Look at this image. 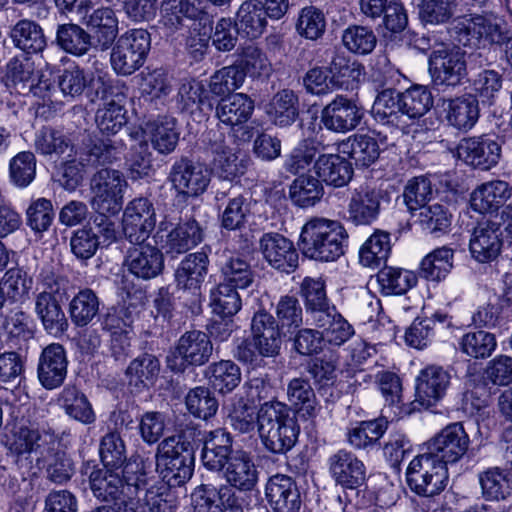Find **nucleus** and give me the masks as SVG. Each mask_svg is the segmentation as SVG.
Instances as JSON below:
<instances>
[{"mask_svg":"<svg viewBox=\"0 0 512 512\" xmlns=\"http://www.w3.org/2000/svg\"><path fill=\"white\" fill-rule=\"evenodd\" d=\"M457 157L467 165L489 170L501 157L500 144L488 136L466 137L456 147Z\"/></svg>","mask_w":512,"mask_h":512,"instance_id":"obj_15","label":"nucleus"},{"mask_svg":"<svg viewBox=\"0 0 512 512\" xmlns=\"http://www.w3.org/2000/svg\"><path fill=\"white\" fill-rule=\"evenodd\" d=\"M53 446H57L55 434L35 423L15 425L12 430L10 450L18 456L29 454L40 459Z\"/></svg>","mask_w":512,"mask_h":512,"instance_id":"obj_11","label":"nucleus"},{"mask_svg":"<svg viewBox=\"0 0 512 512\" xmlns=\"http://www.w3.org/2000/svg\"><path fill=\"white\" fill-rule=\"evenodd\" d=\"M329 472L337 485L344 489H357L366 481V467L354 454L338 450L328 459Z\"/></svg>","mask_w":512,"mask_h":512,"instance_id":"obj_19","label":"nucleus"},{"mask_svg":"<svg viewBox=\"0 0 512 512\" xmlns=\"http://www.w3.org/2000/svg\"><path fill=\"white\" fill-rule=\"evenodd\" d=\"M409 488L419 496L433 497L441 493L448 482V470L426 453L415 457L406 471Z\"/></svg>","mask_w":512,"mask_h":512,"instance_id":"obj_8","label":"nucleus"},{"mask_svg":"<svg viewBox=\"0 0 512 512\" xmlns=\"http://www.w3.org/2000/svg\"><path fill=\"white\" fill-rule=\"evenodd\" d=\"M343 154L354 160L356 166L369 167L380 156L378 140L369 134H354L339 144Z\"/></svg>","mask_w":512,"mask_h":512,"instance_id":"obj_34","label":"nucleus"},{"mask_svg":"<svg viewBox=\"0 0 512 512\" xmlns=\"http://www.w3.org/2000/svg\"><path fill=\"white\" fill-rule=\"evenodd\" d=\"M113 44L110 54L112 69L117 75L130 76L144 65L151 48V36L145 29H130Z\"/></svg>","mask_w":512,"mask_h":512,"instance_id":"obj_5","label":"nucleus"},{"mask_svg":"<svg viewBox=\"0 0 512 512\" xmlns=\"http://www.w3.org/2000/svg\"><path fill=\"white\" fill-rule=\"evenodd\" d=\"M187 410L195 417L207 420L218 410V400L209 388L199 386L191 389L185 398Z\"/></svg>","mask_w":512,"mask_h":512,"instance_id":"obj_62","label":"nucleus"},{"mask_svg":"<svg viewBox=\"0 0 512 512\" xmlns=\"http://www.w3.org/2000/svg\"><path fill=\"white\" fill-rule=\"evenodd\" d=\"M228 419L231 426L240 433L254 431L257 426V413L250 398H246L242 393H236L231 399Z\"/></svg>","mask_w":512,"mask_h":512,"instance_id":"obj_52","label":"nucleus"},{"mask_svg":"<svg viewBox=\"0 0 512 512\" xmlns=\"http://www.w3.org/2000/svg\"><path fill=\"white\" fill-rule=\"evenodd\" d=\"M291 201L302 208L315 205L323 196V186L319 179L311 175H301L290 186Z\"/></svg>","mask_w":512,"mask_h":512,"instance_id":"obj_55","label":"nucleus"},{"mask_svg":"<svg viewBox=\"0 0 512 512\" xmlns=\"http://www.w3.org/2000/svg\"><path fill=\"white\" fill-rule=\"evenodd\" d=\"M328 310L315 317L312 324L320 329L324 342L332 346H341L354 335V328L336 308Z\"/></svg>","mask_w":512,"mask_h":512,"instance_id":"obj_33","label":"nucleus"},{"mask_svg":"<svg viewBox=\"0 0 512 512\" xmlns=\"http://www.w3.org/2000/svg\"><path fill=\"white\" fill-rule=\"evenodd\" d=\"M281 326L270 313L262 310L254 314L251 321V336L254 347L264 357H275L281 348Z\"/></svg>","mask_w":512,"mask_h":512,"instance_id":"obj_23","label":"nucleus"},{"mask_svg":"<svg viewBox=\"0 0 512 512\" xmlns=\"http://www.w3.org/2000/svg\"><path fill=\"white\" fill-rule=\"evenodd\" d=\"M35 311L49 334L58 336L66 331L68 321L61 309L60 301L55 300L48 294H38L35 301Z\"/></svg>","mask_w":512,"mask_h":512,"instance_id":"obj_44","label":"nucleus"},{"mask_svg":"<svg viewBox=\"0 0 512 512\" xmlns=\"http://www.w3.org/2000/svg\"><path fill=\"white\" fill-rule=\"evenodd\" d=\"M428 65L436 85L457 86L467 75L465 52L453 44L433 45Z\"/></svg>","mask_w":512,"mask_h":512,"instance_id":"obj_7","label":"nucleus"},{"mask_svg":"<svg viewBox=\"0 0 512 512\" xmlns=\"http://www.w3.org/2000/svg\"><path fill=\"white\" fill-rule=\"evenodd\" d=\"M319 179L327 185L343 187L349 183L353 175L351 163L338 154H323L314 164Z\"/></svg>","mask_w":512,"mask_h":512,"instance_id":"obj_32","label":"nucleus"},{"mask_svg":"<svg viewBox=\"0 0 512 512\" xmlns=\"http://www.w3.org/2000/svg\"><path fill=\"white\" fill-rule=\"evenodd\" d=\"M239 34L254 39L259 37L267 25V16L261 1H245L237 11L234 21Z\"/></svg>","mask_w":512,"mask_h":512,"instance_id":"obj_38","label":"nucleus"},{"mask_svg":"<svg viewBox=\"0 0 512 512\" xmlns=\"http://www.w3.org/2000/svg\"><path fill=\"white\" fill-rule=\"evenodd\" d=\"M450 34L464 46L482 42L503 46L512 36V31L505 20L494 14H474L455 20Z\"/></svg>","mask_w":512,"mask_h":512,"instance_id":"obj_4","label":"nucleus"},{"mask_svg":"<svg viewBox=\"0 0 512 512\" xmlns=\"http://www.w3.org/2000/svg\"><path fill=\"white\" fill-rule=\"evenodd\" d=\"M6 77L19 93L32 90L36 81L34 62L27 56L12 58L7 64Z\"/></svg>","mask_w":512,"mask_h":512,"instance_id":"obj_61","label":"nucleus"},{"mask_svg":"<svg viewBox=\"0 0 512 512\" xmlns=\"http://www.w3.org/2000/svg\"><path fill=\"white\" fill-rule=\"evenodd\" d=\"M200 9L191 0H162L160 24L173 34L185 25L187 19H195Z\"/></svg>","mask_w":512,"mask_h":512,"instance_id":"obj_40","label":"nucleus"},{"mask_svg":"<svg viewBox=\"0 0 512 512\" xmlns=\"http://www.w3.org/2000/svg\"><path fill=\"white\" fill-rule=\"evenodd\" d=\"M68 358L63 345L51 343L43 348L38 359L37 376L48 390L60 387L67 375Z\"/></svg>","mask_w":512,"mask_h":512,"instance_id":"obj_18","label":"nucleus"},{"mask_svg":"<svg viewBox=\"0 0 512 512\" xmlns=\"http://www.w3.org/2000/svg\"><path fill=\"white\" fill-rule=\"evenodd\" d=\"M234 286L220 282L215 289L211 291V307L213 312L223 318L232 317L237 314L242 307V300Z\"/></svg>","mask_w":512,"mask_h":512,"instance_id":"obj_57","label":"nucleus"},{"mask_svg":"<svg viewBox=\"0 0 512 512\" xmlns=\"http://www.w3.org/2000/svg\"><path fill=\"white\" fill-rule=\"evenodd\" d=\"M347 239L348 233L340 222L313 218L302 227L298 245L310 259L333 262L344 255Z\"/></svg>","mask_w":512,"mask_h":512,"instance_id":"obj_2","label":"nucleus"},{"mask_svg":"<svg viewBox=\"0 0 512 512\" xmlns=\"http://www.w3.org/2000/svg\"><path fill=\"white\" fill-rule=\"evenodd\" d=\"M164 222L159 225V231L155 237L156 243L160 244L161 250L171 257L186 253L203 241L204 232L195 219L179 223L166 235H163Z\"/></svg>","mask_w":512,"mask_h":512,"instance_id":"obj_16","label":"nucleus"},{"mask_svg":"<svg viewBox=\"0 0 512 512\" xmlns=\"http://www.w3.org/2000/svg\"><path fill=\"white\" fill-rule=\"evenodd\" d=\"M56 40L61 49L75 56H82L93 47L89 32L74 23L59 25Z\"/></svg>","mask_w":512,"mask_h":512,"instance_id":"obj_49","label":"nucleus"},{"mask_svg":"<svg viewBox=\"0 0 512 512\" xmlns=\"http://www.w3.org/2000/svg\"><path fill=\"white\" fill-rule=\"evenodd\" d=\"M503 231L496 219L483 217L473 228L469 242L472 257L480 263L495 260L502 249Z\"/></svg>","mask_w":512,"mask_h":512,"instance_id":"obj_13","label":"nucleus"},{"mask_svg":"<svg viewBox=\"0 0 512 512\" xmlns=\"http://www.w3.org/2000/svg\"><path fill=\"white\" fill-rule=\"evenodd\" d=\"M160 372V362L152 354H142L127 367L125 374L129 386L137 389L153 385Z\"/></svg>","mask_w":512,"mask_h":512,"instance_id":"obj_48","label":"nucleus"},{"mask_svg":"<svg viewBox=\"0 0 512 512\" xmlns=\"http://www.w3.org/2000/svg\"><path fill=\"white\" fill-rule=\"evenodd\" d=\"M453 267V250L441 247L428 254L421 262L420 274L427 280L444 279Z\"/></svg>","mask_w":512,"mask_h":512,"instance_id":"obj_59","label":"nucleus"},{"mask_svg":"<svg viewBox=\"0 0 512 512\" xmlns=\"http://www.w3.org/2000/svg\"><path fill=\"white\" fill-rule=\"evenodd\" d=\"M36 465L45 469L46 477L53 483L63 484L71 479L74 474V463L71 458L57 446L43 455V458L36 459Z\"/></svg>","mask_w":512,"mask_h":512,"instance_id":"obj_46","label":"nucleus"},{"mask_svg":"<svg viewBox=\"0 0 512 512\" xmlns=\"http://www.w3.org/2000/svg\"><path fill=\"white\" fill-rule=\"evenodd\" d=\"M390 250L389 233L377 230L361 246L360 263L366 267L377 268L386 263Z\"/></svg>","mask_w":512,"mask_h":512,"instance_id":"obj_51","label":"nucleus"},{"mask_svg":"<svg viewBox=\"0 0 512 512\" xmlns=\"http://www.w3.org/2000/svg\"><path fill=\"white\" fill-rule=\"evenodd\" d=\"M223 283L239 289H246L252 285L255 272L250 263L241 256H231L221 265Z\"/></svg>","mask_w":512,"mask_h":512,"instance_id":"obj_56","label":"nucleus"},{"mask_svg":"<svg viewBox=\"0 0 512 512\" xmlns=\"http://www.w3.org/2000/svg\"><path fill=\"white\" fill-rule=\"evenodd\" d=\"M215 153L214 167L220 178L232 181L243 175L246 165L243 160L227 146L218 144L213 148Z\"/></svg>","mask_w":512,"mask_h":512,"instance_id":"obj_64","label":"nucleus"},{"mask_svg":"<svg viewBox=\"0 0 512 512\" xmlns=\"http://www.w3.org/2000/svg\"><path fill=\"white\" fill-rule=\"evenodd\" d=\"M84 24L89 30L93 48L106 51L112 47L118 35V19L109 7H102L85 14Z\"/></svg>","mask_w":512,"mask_h":512,"instance_id":"obj_26","label":"nucleus"},{"mask_svg":"<svg viewBox=\"0 0 512 512\" xmlns=\"http://www.w3.org/2000/svg\"><path fill=\"white\" fill-rule=\"evenodd\" d=\"M268 114L277 126L293 124L299 115L298 96L289 89L277 92L269 104Z\"/></svg>","mask_w":512,"mask_h":512,"instance_id":"obj_47","label":"nucleus"},{"mask_svg":"<svg viewBox=\"0 0 512 512\" xmlns=\"http://www.w3.org/2000/svg\"><path fill=\"white\" fill-rule=\"evenodd\" d=\"M111 469H95L89 476V486L93 495L101 501H121L124 496L139 492V479L135 484L124 481Z\"/></svg>","mask_w":512,"mask_h":512,"instance_id":"obj_20","label":"nucleus"},{"mask_svg":"<svg viewBox=\"0 0 512 512\" xmlns=\"http://www.w3.org/2000/svg\"><path fill=\"white\" fill-rule=\"evenodd\" d=\"M124 265L139 279H154L163 272V252L151 244L133 246L127 250Z\"/></svg>","mask_w":512,"mask_h":512,"instance_id":"obj_21","label":"nucleus"},{"mask_svg":"<svg viewBox=\"0 0 512 512\" xmlns=\"http://www.w3.org/2000/svg\"><path fill=\"white\" fill-rule=\"evenodd\" d=\"M221 471L228 485L239 492H249L257 486L259 471L251 456L245 451H235Z\"/></svg>","mask_w":512,"mask_h":512,"instance_id":"obj_27","label":"nucleus"},{"mask_svg":"<svg viewBox=\"0 0 512 512\" xmlns=\"http://www.w3.org/2000/svg\"><path fill=\"white\" fill-rule=\"evenodd\" d=\"M380 207V192L368 186H360L350 195L346 219L356 226L370 225L378 218Z\"/></svg>","mask_w":512,"mask_h":512,"instance_id":"obj_24","label":"nucleus"},{"mask_svg":"<svg viewBox=\"0 0 512 512\" xmlns=\"http://www.w3.org/2000/svg\"><path fill=\"white\" fill-rule=\"evenodd\" d=\"M451 375L438 365H429L420 371L417 377V401L426 408L439 402L447 392Z\"/></svg>","mask_w":512,"mask_h":512,"instance_id":"obj_25","label":"nucleus"},{"mask_svg":"<svg viewBox=\"0 0 512 512\" xmlns=\"http://www.w3.org/2000/svg\"><path fill=\"white\" fill-rule=\"evenodd\" d=\"M401 98L404 117L409 119L422 117L433 105L431 92L427 87L420 85L413 86L401 92Z\"/></svg>","mask_w":512,"mask_h":512,"instance_id":"obj_63","label":"nucleus"},{"mask_svg":"<svg viewBox=\"0 0 512 512\" xmlns=\"http://www.w3.org/2000/svg\"><path fill=\"white\" fill-rule=\"evenodd\" d=\"M212 354L210 337L205 332L191 330L178 339L175 349L167 356V365L173 372H184L190 366L206 364Z\"/></svg>","mask_w":512,"mask_h":512,"instance_id":"obj_9","label":"nucleus"},{"mask_svg":"<svg viewBox=\"0 0 512 512\" xmlns=\"http://www.w3.org/2000/svg\"><path fill=\"white\" fill-rule=\"evenodd\" d=\"M259 250L273 268L291 273L298 267L299 255L291 240L279 233H265L259 241Z\"/></svg>","mask_w":512,"mask_h":512,"instance_id":"obj_17","label":"nucleus"},{"mask_svg":"<svg viewBox=\"0 0 512 512\" xmlns=\"http://www.w3.org/2000/svg\"><path fill=\"white\" fill-rule=\"evenodd\" d=\"M342 43L349 52L363 56L375 49L377 36L367 26L350 25L342 33Z\"/></svg>","mask_w":512,"mask_h":512,"instance_id":"obj_58","label":"nucleus"},{"mask_svg":"<svg viewBox=\"0 0 512 512\" xmlns=\"http://www.w3.org/2000/svg\"><path fill=\"white\" fill-rule=\"evenodd\" d=\"M327 71L330 74L332 86L342 88L358 83L364 75V66L345 53L334 51Z\"/></svg>","mask_w":512,"mask_h":512,"instance_id":"obj_41","label":"nucleus"},{"mask_svg":"<svg viewBox=\"0 0 512 512\" xmlns=\"http://www.w3.org/2000/svg\"><path fill=\"white\" fill-rule=\"evenodd\" d=\"M446 105V120L448 124L457 130L467 132L477 123L480 116L478 99L472 94H464L459 97L444 101Z\"/></svg>","mask_w":512,"mask_h":512,"instance_id":"obj_30","label":"nucleus"},{"mask_svg":"<svg viewBox=\"0 0 512 512\" xmlns=\"http://www.w3.org/2000/svg\"><path fill=\"white\" fill-rule=\"evenodd\" d=\"M470 439L460 422L452 423L443 428L427 443L428 456L437 462L453 464L458 462L468 451Z\"/></svg>","mask_w":512,"mask_h":512,"instance_id":"obj_10","label":"nucleus"},{"mask_svg":"<svg viewBox=\"0 0 512 512\" xmlns=\"http://www.w3.org/2000/svg\"><path fill=\"white\" fill-rule=\"evenodd\" d=\"M227 197V203L221 215V226L226 230L234 231L242 229L250 214V203L242 194H236L232 191L218 192L217 201Z\"/></svg>","mask_w":512,"mask_h":512,"instance_id":"obj_42","label":"nucleus"},{"mask_svg":"<svg viewBox=\"0 0 512 512\" xmlns=\"http://www.w3.org/2000/svg\"><path fill=\"white\" fill-rule=\"evenodd\" d=\"M96 86L95 96L97 98L104 99L106 97L107 87L102 81V78H98L95 83L93 79H89L85 71L78 66H72L64 69L58 76V86L64 97H70L72 99L80 97L88 84Z\"/></svg>","mask_w":512,"mask_h":512,"instance_id":"obj_35","label":"nucleus"},{"mask_svg":"<svg viewBox=\"0 0 512 512\" xmlns=\"http://www.w3.org/2000/svg\"><path fill=\"white\" fill-rule=\"evenodd\" d=\"M57 401L70 418L85 425L95 422L96 415L90 401L76 386H65L59 394Z\"/></svg>","mask_w":512,"mask_h":512,"instance_id":"obj_37","label":"nucleus"},{"mask_svg":"<svg viewBox=\"0 0 512 512\" xmlns=\"http://www.w3.org/2000/svg\"><path fill=\"white\" fill-rule=\"evenodd\" d=\"M69 312L76 326L88 325L99 312V299L95 292L91 289L79 291L70 302Z\"/></svg>","mask_w":512,"mask_h":512,"instance_id":"obj_54","label":"nucleus"},{"mask_svg":"<svg viewBox=\"0 0 512 512\" xmlns=\"http://www.w3.org/2000/svg\"><path fill=\"white\" fill-rule=\"evenodd\" d=\"M267 501L274 512H298L302 500L295 480L284 474L271 476L265 487Z\"/></svg>","mask_w":512,"mask_h":512,"instance_id":"obj_22","label":"nucleus"},{"mask_svg":"<svg viewBox=\"0 0 512 512\" xmlns=\"http://www.w3.org/2000/svg\"><path fill=\"white\" fill-rule=\"evenodd\" d=\"M511 191L505 181L484 183L471 194V207L480 213L496 210L511 197Z\"/></svg>","mask_w":512,"mask_h":512,"instance_id":"obj_36","label":"nucleus"},{"mask_svg":"<svg viewBox=\"0 0 512 512\" xmlns=\"http://www.w3.org/2000/svg\"><path fill=\"white\" fill-rule=\"evenodd\" d=\"M209 385L221 394L230 393L241 382V370L230 360H221L210 364L205 370Z\"/></svg>","mask_w":512,"mask_h":512,"instance_id":"obj_45","label":"nucleus"},{"mask_svg":"<svg viewBox=\"0 0 512 512\" xmlns=\"http://www.w3.org/2000/svg\"><path fill=\"white\" fill-rule=\"evenodd\" d=\"M373 115L376 121L400 127L403 124L404 111L402 109L401 92L395 89L381 91L373 105Z\"/></svg>","mask_w":512,"mask_h":512,"instance_id":"obj_43","label":"nucleus"},{"mask_svg":"<svg viewBox=\"0 0 512 512\" xmlns=\"http://www.w3.org/2000/svg\"><path fill=\"white\" fill-rule=\"evenodd\" d=\"M239 60L216 71L210 80V91L217 96L232 94L239 89L246 78L245 69Z\"/></svg>","mask_w":512,"mask_h":512,"instance_id":"obj_53","label":"nucleus"},{"mask_svg":"<svg viewBox=\"0 0 512 512\" xmlns=\"http://www.w3.org/2000/svg\"><path fill=\"white\" fill-rule=\"evenodd\" d=\"M128 183L124 174L116 169L103 167L90 178V205L95 211L116 214L123 205V194Z\"/></svg>","mask_w":512,"mask_h":512,"instance_id":"obj_6","label":"nucleus"},{"mask_svg":"<svg viewBox=\"0 0 512 512\" xmlns=\"http://www.w3.org/2000/svg\"><path fill=\"white\" fill-rule=\"evenodd\" d=\"M257 428L264 447L275 454L288 452L298 440L297 421L289 407L279 401L261 404L257 412Z\"/></svg>","mask_w":512,"mask_h":512,"instance_id":"obj_1","label":"nucleus"},{"mask_svg":"<svg viewBox=\"0 0 512 512\" xmlns=\"http://www.w3.org/2000/svg\"><path fill=\"white\" fill-rule=\"evenodd\" d=\"M363 112L357 101L345 95H337L321 111L320 121L332 132L347 133L361 122Z\"/></svg>","mask_w":512,"mask_h":512,"instance_id":"obj_14","label":"nucleus"},{"mask_svg":"<svg viewBox=\"0 0 512 512\" xmlns=\"http://www.w3.org/2000/svg\"><path fill=\"white\" fill-rule=\"evenodd\" d=\"M254 100L244 93H232L221 98L216 105V117L227 126L245 124L252 116Z\"/></svg>","mask_w":512,"mask_h":512,"instance_id":"obj_31","label":"nucleus"},{"mask_svg":"<svg viewBox=\"0 0 512 512\" xmlns=\"http://www.w3.org/2000/svg\"><path fill=\"white\" fill-rule=\"evenodd\" d=\"M14 46L27 54L41 52L46 47V38L39 24L29 19L19 20L9 31Z\"/></svg>","mask_w":512,"mask_h":512,"instance_id":"obj_39","label":"nucleus"},{"mask_svg":"<svg viewBox=\"0 0 512 512\" xmlns=\"http://www.w3.org/2000/svg\"><path fill=\"white\" fill-rule=\"evenodd\" d=\"M300 294L304 298L306 312L311 322L319 314L328 312V309L336 308L329 304L325 284L321 279L306 277L301 283Z\"/></svg>","mask_w":512,"mask_h":512,"instance_id":"obj_50","label":"nucleus"},{"mask_svg":"<svg viewBox=\"0 0 512 512\" xmlns=\"http://www.w3.org/2000/svg\"><path fill=\"white\" fill-rule=\"evenodd\" d=\"M191 435V432H181L165 438L157 447V469L169 487L182 486L193 475L195 448Z\"/></svg>","mask_w":512,"mask_h":512,"instance_id":"obj_3","label":"nucleus"},{"mask_svg":"<svg viewBox=\"0 0 512 512\" xmlns=\"http://www.w3.org/2000/svg\"><path fill=\"white\" fill-rule=\"evenodd\" d=\"M209 258L204 252L187 255L175 271V281L179 289L199 294L208 273Z\"/></svg>","mask_w":512,"mask_h":512,"instance_id":"obj_29","label":"nucleus"},{"mask_svg":"<svg viewBox=\"0 0 512 512\" xmlns=\"http://www.w3.org/2000/svg\"><path fill=\"white\" fill-rule=\"evenodd\" d=\"M169 181L177 195L189 198L203 194L209 185L210 177L208 170L200 163L181 158L172 165Z\"/></svg>","mask_w":512,"mask_h":512,"instance_id":"obj_12","label":"nucleus"},{"mask_svg":"<svg viewBox=\"0 0 512 512\" xmlns=\"http://www.w3.org/2000/svg\"><path fill=\"white\" fill-rule=\"evenodd\" d=\"M388 422L384 418L362 421L348 433L349 443L356 449L373 447L383 436Z\"/></svg>","mask_w":512,"mask_h":512,"instance_id":"obj_60","label":"nucleus"},{"mask_svg":"<svg viewBox=\"0 0 512 512\" xmlns=\"http://www.w3.org/2000/svg\"><path fill=\"white\" fill-rule=\"evenodd\" d=\"M233 439L224 429H216L205 437L202 449L203 465L212 471H221L235 453Z\"/></svg>","mask_w":512,"mask_h":512,"instance_id":"obj_28","label":"nucleus"}]
</instances>
